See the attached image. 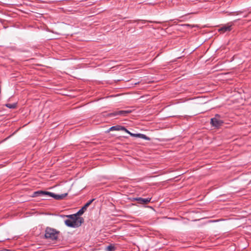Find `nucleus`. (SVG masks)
Returning <instances> with one entry per match:
<instances>
[{"label":"nucleus","mask_w":251,"mask_h":251,"mask_svg":"<svg viewBox=\"0 0 251 251\" xmlns=\"http://www.w3.org/2000/svg\"><path fill=\"white\" fill-rule=\"evenodd\" d=\"M134 200L138 201L139 203L147 204L150 201L151 198L143 199L142 198H135Z\"/></svg>","instance_id":"7"},{"label":"nucleus","mask_w":251,"mask_h":251,"mask_svg":"<svg viewBox=\"0 0 251 251\" xmlns=\"http://www.w3.org/2000/svg\"><path fill=\"white\" fill-rule=\"evenodd\" d=\"M114 247L112 245H110L106 247V250L107 251H113L114 250Z\"/></svg>","instance_id":"10"},{"label":"nucleus","mask_w":251,"mask_h":251,"mask_svg":"<svg viewBox=\"0 0 251 251\" xmlns=\"http://www.w3.org/2000/svg\"><path fill=\"white\" fill-rule=\"evenodd\" d=\"M94 199H92L91 200H90V201H89L88 202H87V203L90 205L91 204V203L94 201Z\"/></svg>","instance_id":"16"},{"label":"nucleus","mask_w":251,"mask_h":251,"mask_svg":"<svg viewBox=\"0 0 251 251\" xmlns=\"http://www.w3.org/2000/svg\"><path fill=\"white\" fill-rule=\"evenodd\" d=\"M139 83V82H135V84L136 85V84H138V83Z\"/></svg>","instance_id":"18"},{"label":"nucleus","mask_w":251,"mask_h":251,"mask_svg":"<svg viewBox=\"0 0 251 251\" xmlns=\"http://www.w3.org/2000/svg\"><path fill=\"white\" fill-rule=\"evenodd\" d=\"M6 106L10 108H14L16 107V104L15 103L14 104H6Z\"/></svg>","instance_id":"12"},{"label":"nucleus","mask_w":251,"mask_h":251,"mask_svg":"<svg viewBox=\"0 0 251 251\" xmlns=\"http://www.w3.org/2000/svg\"><path fill=\"white\" fill-rule=\"evenodd\" d=\"M230 75L229 73H221V74H220L221 76L225 75Z\"/></svg>","instance_id":"14"},{"label":"nucleus","mask_w":251,"mask_h":251,"mask_svg":"<svg viewBox=\"0 0 251 251\" xmlns=\"http://www.w3.org/2000/svg\"><path fill=\"white\" fill-rule=\"evenodd\" d=\"M135 137H139L147 140H150V138L142 134H136Z\"/></svg>","instance_id":"9"},{"label":"nucleus","mask_w":251,"mask_h":251,"mask_svg":"<svg viewBox=\"0 0 251 251\" xmlns=\"http://www.w3.org/2000/svg\"><path fill=\"white\" fill-rule=\"evenodd\" d=\"M69 217V219L65 221V225L71 227H76L79 226L83 222V219L76 217V215H70L67 216Z\"/></svg>","instance_id":"2"},{"label":"nucleus","mask_w":251,"mask_h":251,"mask_svg":"<svg viewBox=\"0 0 251 251\" xmlns=\"http://www.w3.org/2000/svg\"><path fill=\"white\" fill-rule=\"evenodd\" d=\"M87 207H85V205H84L81 209L83 211H85L87 209Z\"/></svg>","instance_id":"15"},{"label":"nucleus","mask_w":251,"mask_h":251,"mask_svg":"<svg viewBox=\"0 0 251 251\" xmlns=\"http://www.w3.org/2000/svg\"><path fill=\"white\" fill-rule=\"evenodd\" d=\"M70 190V188L65 189L63 187H61L59 189V192H63V194H55L53 193L47 192V191H39L34 192V196H41L43 197H51L53 198L55 200H60L63 199L65 197H66L68 195V192Z\"/></svg>","instance_id":"1"},{"label":"nucleus","mask_w":251,"mask_h":251,"mask_svg":"<svg viewBox=\"0 0 251 251\" xmlns=\"http://www.w3.org/2000/svg\"><path fill=\"white\" fill-rule=\"evenodd\" d=\"M122 130L125 131L126 133H128L129 135H130L131 136L135 137L136 134H133L131 133L130 131H129L128 130H127L125 127H124V129H122Z\"/></svg>","instance_id":"11"},{"label":"nucleus","mask_w":251,"mask_h":251,"mask_svg":"<svg viewBox=\"0 0 251 251\" xmlns=\"http://www.w3.org/2000/svg\"><path fill=\"white\" fill-rule=\"evenodd\" d=\"M130 112V110H121L112 113L110 114V115L113 116H115L117 115L126 116Z\"/></svg>","instance_id":"6"},{"label":"nucleus","mask_w":251,"mask_h":251,"mask_svg":"<svg viewBox=\"0 0 251 251\" xmlns=\"http://www.w3.org/2000/svg\"><path fill=\"white\" fill-rule=\"evenodd\" d=\"M211 124L215 127H219L220 126V116L217 114L214 118L211 119Z\"/></svg>","instance_id":"5"},{"label":"nucleus","mask_w":251,"mask_h":251,"mask_svg":"<svg viewBox=\"0 0 251 251\" xmlns=\"http://www.w3.org/2000/svg\"><path fill=\"white\" fill-rule=\"evenodd\" d=\"M233 25V23L232 22H229L226 24L221 25V33L230 31Z\"/></svg>","instance_id":"4"},{"label":"nucleus","mask_w":251,"mask_h":251,"mask_svg":"<svg viewBox=\"0 0 251 251\" xmlns=\"http://www.w3.org/2000/svg\"><path fill=\"white\" fill-rule=\"evenodd\" d=\"M84 211H83L81 209H80L75 215H76V217H78V216L82 215L84 213Z\"/></svg>","instance_id":"13"},{"label":"nucleus","mask_w":251,"mask_h":251,"mask_svg":"<svg viewBox=\"0 0 251 251\" xmlns=\"http://www.w3.org/2000/svg\"><path fill=\"white\" fill-rule=\"evenodd\" d=\"M85 207H87L90 205L87 202L84 205Z\"/></svg>","instance_id":"17"},{"label":"nucleus","mask_w":251,"mask_h":251,"mask_svg":"<svg viewBox=\"0 0 251 251\" xmlns=\"http://www.w3.org/2000/svg\"><path fill=\"white\" fill-rule=\"evenodd\" d=\"M58 232L54 229L47 228L46 230L45 236L46 238L55 240L57 238Z\"/></svg>","instance_id":"3"},{"label":"nucleus","mask_w":251,"mask_h":251,"mask_svg":"<svg viewBox=\"0 0 251 251\" xmlns=\"http://www.w3.org/2000/svg\"><path fill=\"white\" fill-rule=\"evenodd\" d=\"M122 129H124V126H113L109 129L108 132L113 130H122Z\"/></svg>","instance_id":"8"}]
</instances>
